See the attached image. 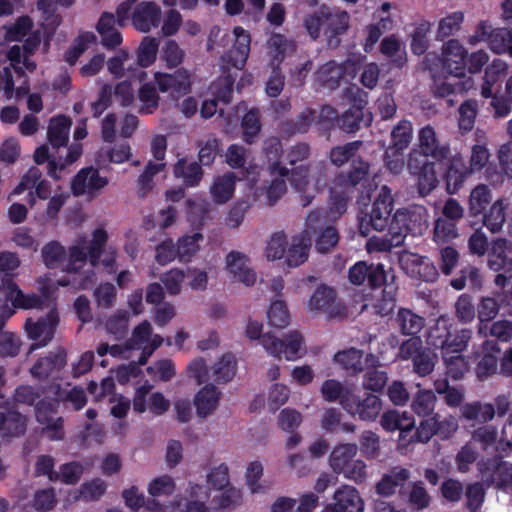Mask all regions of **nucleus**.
I'll list each match as a JSON object with an SVG mask.
<instances>
[{"mask_svg": "<svg viewBox=\"0 0 512 512\" xmlns=\"http://www.w3.org/2000/svg\"><path fill=\"white\" fill-rule=\"evenodd\" d=\"M429 213L424 206L414 205L399 209L393 215L389 230L383 236H373L367 241L368 252H386L404 243L408 233L422 235L428 228Z\"/></svg>", "mask_w": 512, "mask_h": 512, "instance_id": "obj_1", "label": "nucleus"}, {"mask_svg": "<svg viewBox=\"0 0 512 512\" xmlns=\"http://www.w3.org/2000/svg\"><path fill=\"white\" fill-rule=\"evenodd\" d=\"M470 338L468 330L452 336L449 329V320L440 317L428 335V343L442 349V356L447 368V373L454 379H458L468 370V364L462 357V352Z\"/></svg>", "mask_w": 512, "mask_h": 512, "instance_id": "obj_2", "label": "nucleus"}, {"mask_svg": "<svg viewBox=\"0 0 512 512\" xmlns=\"http://www.w3.org/2000/svg\"><path fill=\"white\" fill-rule=\"evenodd\" d=\"M163 343V338L152 332V326L148 321L141 322L132 332L130 340L123 345L101 344L97 348V354L104 356L109 353L112 357L119 359H128L132 351L141 349L139 364L143 365L152 353Z\"/></svg>", "mask_w": 512, "mask_h": 512, "instance_id": "obj_3", "label": "nucleus"}, {"mask_svg": "<svg viewBox=\"0 0 512 512\" xmlns=\"http://www.w3.org/2000/svg\"><path fill=\"white\" fill-rule=\"evenodd\" d=\"M137 0H125L116 9L117 23L123 27L131 20L134 28L147 33L158 27L161 19V8L154 2L142 1L136 6Z\"/></svg>", "mask_w": 512, "mask_h": 512, "instance_id": "obj_4", "label": "nucleus"}, {"mask_svg": "<svg viewBox=\"0 0 512 512\" xmlns=\"http://www.w3.org/2000/svg\"><path fill=\"white\" fill-rule=\"evenodd\" d=\"M262 346L269 355L283 357L287 361H296L307 354L304 337L298 331L288 333L284 339H278L269 333L264 334Z\"/></svg>", "mask_w": 512, "mask_h": 512, "instance_id": "obj_5", "label": "nucleus"}, {"mask_svg": "<svg viewBox=\"0 0 512 512\" xmlns=\"http://www.w3.org/2000/svg\"><path fill=\"white\" fill-rule=\"evenodd\" d=\"M393 209V198L391 191L383 186L377 198L375 199L370 214L360 220V232L362 235L367 236L369 227L371 226L376 231H384L389 226L392 218L391 212Z\"/></svg>", "mask_w": 512, "mask_h": 512, "instance_id": "obj_6", "label": "nucleus"}, {"mask_svg": "<svg viewBox=\"0 0 512 512\" xmlns=\"http://www.w3.org/2000/svg\"><path fill=\"white\" fill-rule=\"evenodd\" d=\"M468 41L472 45L487 42L496 54H508L512 57V29H494L491 24L483 21L477 25Z\"/></svg>", "mask_w": 512, "mask_h": 512, "instance_id": "obj_7", "label": "nucleus"}, {"mask_svg": "<svg viewBox=\"0 0 512 512\" xmlns=\"http://www.w3.org/2000/svg\"><path fill=\"white\" fill-rule=\"evenodd\" d=\"M412 131L411 122L406 120L400 121L392 130V142L386 151V165L395 174L399 173L404 166L402 153L410 144Z\"/></svg>", "mask_w": 512, "mask_h": 512, "instance_id": "obj_8", "label": "nucleus"}, {"mask_svg": "<svg viewBox=\"0 0 512 512\" xmlns=\"http://www.w3.org/2000/svg\"><path fill=\"white\" fill-rule=\"evenodd\" d=\"M318 220V214H310L306 221L305 230L292 239L285 254V261L288 266L297 267L307 260L312 231L315 229V224Z\"/></svg>", "mask_w": 512, "mask_h": 512, "instance_id": "obj_9", "label": "nucleus"}, {"mask_svg": "<svg viewBox=\"0 0 512 512\" xmlns=\"http://www.w3.org/2000/svg\"><path fill=\"white\" fill-rule=\"evenodd\" d=\"M192 75L187 69H178L173 73H154V82L163 93L179 97L190 92Z\"/></svg>", "mask_w": 512, "mask_h": 512, "instance_id": "obj_10", "label": "nucleus"}, {"mask_svg": "<svg viewBox=\"0 0 512 512\" xmlns=\"http://www.w3.org/2000/svg\"><path fill=\"white\" fill-rule=\"evenodd\" d=\"M170 408V401L161 392H151L150 386L139 387L133 398V409L137 413L149 411L159 416Z\"/></svg>", "mask_w": 512, "mask_h": 512, "instance_id": "obj_11", "label": "nucleus"}, {"mask_svg": "<svg viewBox=\"0 0 512 512\" xmlns=\"http://www.w3.org/2000/svg\"><path fill=\"white\" fill-rule=\"evenodd\" d=\"M24 191H29V205H36V198L46 199L50 195L51 189L48 181L42 179L41 172L36 168H31L22 177L20 183L14 188L11 195H20Z\"/></svg>", "mask_w": 512, "mask_h": 512, "instance_id": "obj_12", "label": "nucleus"}, {"mask_svg": "<svg viewBox=\"0 0 512 512\" xmlns=\"http://www.w3.org/2000/svg\"><path fill=\"white\" fill-rule=\"evenodd\" d=\"M435 166L434 162H424L420 166L418 154L416 152L410 153L408 169L412 175L416 176L417 189L421 196L430 194L438 185Z\"/></svg>", "mask_w": 512, "mask_h": 512, "instance_id": "obj_13", "label": "nucleus"}, {"mask_svg": "<svg viewBox=\"0 0 512 512\" xmlns=\"http://www.w3.org/2000/svg\"><path fill=\"white\" fill-rule=\"evenodd\" d=\"M368 172V165L360 162L355 166L348 177L340 176L331 188L332 198L335 200L336 209L341 214L345 209L346 200L352 187L362 181Z\"/></svg>", "mask_w": 512, "mask_h": 512, "instance_id": "obj_14", "label": "nucleus"}, {"mask_svg": "<svg viewBox=\"0 0 512 512\" xmlns=\"http://www.w3.org/2000/svg\"><path fill=\"white\" fill-rule=\"evenodd\" d=\"M399 264L404 272L414 278L424 281H434L438 272L435 266L426 258L416 253L403 251L399 255Z\"/></svg>", "mask_w": 512, "mask_h": 512, "instance_id": "obj_15", "label": "nucleus"}, {"mask_svg": "<svg viewBox=\"0 0 512 512\" xmlns=\"http://www.w3.org/2000/svg\"><path fill=\"white\" fill-rule=\"evenodd\" d=\"M280 149V142L277 139H271L267 142L265 153L271 169L278 171L281 175L286 174V168L280 167L281 163L288 162L294 165L296 162L304 160L309 153V148L306 144H299L291 148L286 154L285 159L280 161Z\"/></svg>", "mask_w": 512, "mask_h": 512, "instance_id": "obj_16", "label": "nucleus"}, {"mask_svg": "<svg viewBox=\"0 0 512 512\" xmlns=\"http://www.w3.org/2000/svg\"><path fill=\"white\" fill-rule=\"evenodd\" d=\"M417 147L415 150L419 156L431 157L437 161L446 158L449 153V147L442 144L438 135L431 125L422 127L417 134Z\"/></svg>", "mask_w": 512, "mask_h": 512, "instance_id": "obj_17", "label": "nucleus"}, {"mask_svg": "<svg viewBox=\"0 0 512 512\" xmlns=\"http://www.w3.org/2000/svg\"><path fill=\"white\" fill-rule=\"evenodd\" d=\"M357 70V63L351 59L345 61L342 65L335 62H329L321 66L317 72V79L325 87L334 89L341 80L353 79Z\"/></svg>", "mask_w": 512, "mask_h": 512, "instance_id": "obj_18", "label": "nucleus"}, {"mask_svg": "<svg viewBox=\"0 0 512 512\" xmlns=\"http://www.w3.org/2000/svg\"><path fill=\"white\" fill-rule=\"evenodd\" d=\"M340 310L334 290L327 286L318 287L307 302V311L313 316L324 314L334 318L340 314Z\"/></svg>", "mask_w": 512, "mask_h": 512, "instance_id": "obj_19", "label": "nucleus"}, {"mask_svg": "<svg viewBox=\"0 0 512 512\" xmlns=\"http://www.w3.org/2000/svg\"><path fill=\"white\" fill-rule=\"evenodd\" d=\"M57 324L58 315L54 309H51L45 319L36 322L28 320L25 325L26 330L29 338L35 342L30 351L46 346L52 340Z\"/></svg>", "mask_w": 512, "mask_h": 512, "instance_id": "obj_20", "label": "nucleus"}, {"mask_svg": "<svg viewBox=\"0 0 512 512\" xmlns=\"http://www.w3.org/2000/svg\"><path fill=\"white\" fill-rule=\"evenodd\" d=\"M442 61L446 71L456 77L465 76L467 52L457 40H449L442 48Z\"/></svg>", "mask_w": 512, "mask_h": 512, "instance_id": "obj_21", "label": "nucleus"}, {"mask_svg": "<svg viewBox=\"0 0 512 512\" xmlns=\"http://www.w3.org/2000/svg\"><path fill=\"white\" fill-rule=\"evenodd\" d=\"M108 184V179L102 177L94 168H83L74 177L71 189L75 195L94 196Z\"/></svg>", "mask_w": 512, "mask_h": 512, "instance_id": "obj_22", "label": "nucleus"}, {"mask_svg": "<svg viewBox=\"0 0 512 512\" xmlns=\"http://www.w3.org/2000/svg\"><path fill=\"white\" fill-rule=\"evenodd\" d=\"M381 426L388 432L399 430V440L403 444L413 442V439H407V436L413 431L415 420L408 412H399L397 410L385 412L381 417Z\"/></svg>", "mask_w": 512, "mask_h": 512, "instance_id": "obj_23", "label": "nucleus"}, {"mask_svg": "<svg viewBox=\"0 0 512 512\" xmlns=\"http://www.w3.org/2000/svg\"><path fill=\"white\" fill-rule=\"evenodd\" d=\"M226 270L235 281L246 286L256 283L257 275L251 268L248 257L240 252L232 251L226 256Z\"/></svg>", "mask_w": 512, "mask_h": 512, "instance_id": "obj_24", "label": "nucleus"}, {"mask_svg": "<svg viewBox=\"0 0 512 512\" xmlns=\"http://www.w3.org/2000/svg\"><path fill=\"white\" fill-rule=\"evenodd\" d=\"M187 498L172 503L167 512H208L205 504L210 495L206 486L190 484L186 490Z\"/></svg>", "mask_w": 512, "mask_h": 512, "instance_id": "obj_25", "label": "nucleus"}, {"mask_svg": "<svg viewBox=\"0 0 512 512\" xmlns=\"http://www.w3.org/2000/svg\"><path fill=\"white\" fill-rule=\"evenodd\" d=\"M480 471L485 481L502 489L512 488V465L508 462L495 458L484 463Z\"/></svg>", "mask_w": 512, "mask_h": 512, "instance_id": "obj_26", "label": "nucleus"}, {"mask_svg": "<svg viewBox=\"0 0 512 512\" xmlns=\"http://www.w3.org/2000/svg\"><path fill=\"white\" fill-rule=\"evenodd\" d=\"M40 41L41 38L39 34L33 33L27 38L23 50L18 45L12 46L7 53L10 65L19 72H22L23 70L33 71L36 65L29 59L28 54H31L34 51V49L40 44Z\"/></svg>", "mask_w": 512, "mask_h": 512, "instance_id": "obj_27", "label": "nucleus"}, {"mask_svg": "<svg viewBox=\"0 0 512 512\" xmlns=\"http://www.w3.org/2000/svg\"><path fill=\"white\" fill-rule=\"evenodd\" d=\"M343 408L362 420H374L381 411V401L375 395H368L363 401L353 395L351 401L343 400Z\"/></svg>", "mask_w": 512, "mask_h": 512, "instance_id": "obj_28", "label": "nucleus"}, {"mask_svg": "<svg viewBox=\"0 0 512 512\" xmlns=\"http://www.w3.org/2000/svg\"><path fill=\"white\" fill-rule=\"evenodd\" d=\"M235 42L229 54L227 55V65L241 70L248 59L250 53V35L242 27H235L233 30Z\"/></svg>", "mask_w": 512, "mask_h": 512, "instance_id": "obj_29", "label": "nucleus"}, {"mask_svg": "<svg viewBox=\"0 0 512 512\" xmlns=\"http://www.w3.org/2000/svg\"><path fill=\"white\" fill-rule=\"evenodd\" d=\"M130 60L128 50L122 49L107 61V69L109 73L116 78H122L130 74L139 81L145 80L147 73L134 68L133 65L129 63Z\"/></svg>", "mask_w": 512, "mask_h": 512, "instance_id": "obj_30", "label": "nucleus"}, {"mask_svg": "<svg viewBox=\"0 0 512 512\" xmlns=\"http://www.w3.org/2000/svg\"><path fill=\"white\" fill-rule=\"evenodd\" d=\"M333 510L335 512H363V501L358 491L349 485H344L335 491Z\"/></svg>", "mask_w": 512, "mask_h": 512, "instance_id": "obj_31", "label": "nucleus"}, {"mask_svg": "<svg viewBox=\"0 0 512 512\" xmlns=\"http://www.w3.org/2000/svg\"><path fill=\"white\" fill-rule=\"evenodd\" d=\"M235 189L236 177L233 173L227 172L214 177L209 192L213 202L222 205L233 198Z\"/></svg>", "mask_w": 512, "mask_h": 512, "instance_id": "obj_32", "label": "nucleus"}, {"mask_svg": "<svg viewBox=\"0 0 512 512\" xmlns=\"http://www.w3.org/2000/svg\"><path fill=\"white\" fill-rule=\"evenodd\" d=\"M311 177V171L303 166L296 168L291 174L292 185L299 193L303 194L302 204L304 206L311 203V200L314 198L316 192L319 189L318 181H312L310 179Z\"/></svg>", "mask_w": 512, "mask_h": 512, "instance_id": "obj_33", "label": "nucleus"}, {"mask_svg": "<svg viewBox=\"0 0 512 512\" xmlns=\"http://www.w3.org/2000/svg\"><path fill=\"white\" fill-rule=\"evenodd\" d=\"M511 247L504 239H497L492 243L488 264L494 271L512 272Z\"/></svg>", "mask_w": 512, "mask_h": 512, "instance_id": "obj_34", "label": "nucleus"}, {"mask_svg": "<svg viewBox=\"0 0 512 512\" xmlns=\"http://www.w3.org/2000/svg\"><path fill=\"white\" fill-rule=\"evenodd\" d=\"M115 17L112 13H103L97 24V31L101 36L102 45L106 48H115L122 43L121 33L115 27Z\"/></svg>", "mask_w": 512, "mask_h": 512, "instance_id": "obj_35", "label": "nucleus"}, {"mask_svg": "<svg viewBox=\"0 0 512 512\" xmlns=\"http://www.w3.org/2000/svg\"><path fill=\"white\" fill-rule=\"evenodd\" d=\"M408 478L409 473L406 469L395 467L383 475L376 484V491L381 496H390L395 493L398 487L403 486Z\"/></svg>", "mask_w": 512, "mask_h": 512, "instance_id": "obj_36", "label": "nucleus"}, {"mask_svg": "<svg viewBox=\"0 0 512 512\" xmlns=\"http://www.w3.org/2000/svg\"><path fill=\"white\" fill-rule=\"evenodd\" d=\"M220 392L212 385L203 387L195 396L194 404L198 416L206 417L212 414L219 403Z\"/></svg>", "mask_w": 512, "mask_h": 512, "instance_id": "obj_37", "label": "nucleus"}, {"mask_svg": "<svg viewBox=\"0 0 512 512\" xmlns=\"http://www.w3.org/2000/svg\"><path fill=\"white\" fill-rule=\"evenodd\" d=\"M71 124V121L65 116H56L50 119L47 130V139L53 147L66 145L69 138Z\"/></svg>", "mask_w": 512, "mask_h": 512, "instance_id": "obj_38", "label": "nucleus"}, {"mask_svg": "<svg viewBox=\"0 0 512 512\" xmlns=\"http://www.w3.org/2000/svg\"><path fill=\"white\" fill-rule=\"evenodd\" d=\"M358 447L356 444H340L334 447L329 461L333 471L342 473L344 469L354 460L357 455Z\"/></svg>", "mask_w": 512, "mask_h": 512, "instance_id": "obj_39", "label": "nucleus"}, {"mask_svg": "<svg viewBox=\"0 0 512 512\" xmlns=\"http://www.w3.org/2000/svg\"><path fill=\"white\" fill-rule=\"evenodd\" d=\"M210 497L213 508L221 510L231 509L241 504L243 494L239 488L230 484L223 490L214 492Z\"/></svg>", "mask_w": 512, "mask_h": 512, "instance_id": "obj_40", "label": "nucleus"}, {"mask_svg": "<svg viewBox=\"0 0 512 512\" xmlns=\"http://www.w3.org/2000/svg\"><path fill=\"white\" fill-rule=\"evenodd\" d=\"M472 171L464 165L461 157H454L449 164L446 173L447 190L449 193H455L464 182L465 178Z\"/></svg>", "mask_w": 512, "mask_h": 512, "instance_id": "obj_41", "label": "nucleus"}, {"mask_svg": "<svg viewBox=\"0 0 512 512\" xmlns=\"http://www.w3.org/2000/svg\"><path fill=\"white\" fill-rule=\"evenodd\" d=\"M321 394L328 402L339 401L342 407L343 400L351 401L354 395L351 387L334 379H329L323 382L321 386Z\"/></svg>", "mask_w": 512, "mask_h": 512, "instance_id": "obj_42", "label": "nucleus"}, {"mask_svg": "<svg viewBox=\"0 0 512 512\" xmlns=\"http://www.w3.org/2000/svg\"><path fill=\"white\" fill-rule=\"evenodd\" d=\"M380 51L397 67H403L407 61L405 47L394 35H390L382 40Z\"/></svg>", "mask_w": 512, "mask_h": 512, "instance_id": "obj_43", "label": "nucleus"}, {"mask_svg": "<svg viewBox=\"0 0 512 512\" xmlns=\"http://www.w3.org/2000/svg\"><path fill=\"white\" fill-rule=\"evenodd\" d=\"M264 472L263 464L259 460H253L246 466L245 483L249 491L253 494L266 492L268 486L262 480Z\"/></svg>", "mask_w": 512, "mask_h": 512, "instance_id": "obj_44", "label": "nucleus"}, {"mask_svg": "<svg viewBox=\"0 0 512 512\" xmlns=\"http://www.w3.org/2000/svg\"><path fill=\"white\" fill-rule=\"evenodd\" d=\"M174 174L177 178H182L188 186H196L203 176L201 167L195 161L187 159H180L176 163Z\"/></svg>", "mask_w": 512, "mask_h": 512, "instance_id": "obj_45", "label": "nucleus"}, {"mask_svg": "<svg viewBox=\"0 0 512 512\" xmlns=\"http://www.w3.org/2000/svg\"><path fill=\"white\" fill-rule=\"evenodd\" d=\"M236 374V359L234 355L226 353L222 355L213 366V379L217 383H227Z\"/></svg>", "mask_w": 512, "mask_h": 512, "instance_id": "obj_46", "label": "nucleus"}, {"mask_svg": "<svg viewBox=\"0 0 512 512\" xmlns=\"http://www.w3.org/2000/svg\"><path fill=\"white\" fill-rule=\"evenodd\" d=\"M158 50V39L145 36L140 42L136 52L138 65L142 68L151 66L157 58Z\"/></svg>", "mask_w": 512, "mask_h": 512, "instance_id": "obj_47", "label": "nucleus"}, {"mask_svg": "<svg viewBox=\"0 0 512 512\" xmlns=\"http://www.w3.org/2000/svg\"><path fill=\"white\" fill-rule=\"evenodd\" d=\"M508 65L502 60H494L486 69L481 94L485 98L492 95V86L506 74Z\"/></svg>", "mask_w": 512, "mask_h": 512, "instance_id": "obj_48", "label": "nucleus"}, {"mask_svg": "<svg viewBox=\"0 0 512 512\" xmlns=\"http://www.w3.org/2000/svg\"><path fill=\"white\" fill-rule=\"evenodd\" d=\"M465 19V12L462 10L453 11L441 18L438 22L437 35L445 38L457 33Z\"/></svg>", "mask_w": 512, "mask_h": 512, "instance_id": "obj_49", "label": "nucleus"}, {"mask_svg": "<svg viewBox=\"0 0 512 512\" xmlns=\"http://www.w3.org/2000/svg\"><path fill=\"white\" fill-rule=\"evenodd\" d=\"M403 334L416 335L424 327V319L408 309H401L397 316Z\"/></svg>", "mask_w": 512, "mask_h": 512, "instance_id": "obj_50", "label": "nucleus"}, {"mask_svg": "<svg viewBox=\"0 0 512 512\" xmlns=\"http://www.w3.org/2000/svg\"><path fill=\"white\" fill-rule=\"evenodd\" d=\"M166 167L165 162L149 161L138 179V193L141 196L150 192L153 187V177L162 172Z\"/></svg>", "mask_w": 512, "mask_h": 512, "instance_id": "obj_51", "label": "nucleus"}, {"mask_svg": "<svg viewBox=\"0 0 512 512\" xmlns=\"http://www.w3.org/2000/svg\"><path fill=\"white\" fill-rule=\"evenodd\" d=\"M334 362L342 366L347 371L359 372L362 370V353L361 351L350 348L340 351L334 355Z\"/></svg>", "mask_w": 512, "mask_h": 512, "instance_id": "obj_52", "label": "nucleus"}, {"mask_svg": "<svg viewBox=\"0 0 512 512\" xmlns=\"http://www.w3.org/2000/svg\"><path fill=\"white\" fill-rule=\"evenodd\" d=\"M268 322L271 326L284 329L290 323V314L286 304L281 300L271 303L267 312Z\"/></svg>", "mask_w": 512, "mask_h": 512, "instance_id": "obj_53", "label": "nucleus"}, {"mask_svg": "<svg viewBox=\"0 0 512 512\" xmlns=\"http://www.w3.org/2000/svg\"><path fill=\"white\" fill-rule=\"evenodd\" d=\"M287 236L283 232H276L268 240L264 256L269 261H275L283 258L287 248Z\"/></svg>", "mask_w": 512, "mask_h": 512, "instance_id": "obj_54", "label": "nucleus"}, {"mask_svg": "<svg viewBox=\"0 0 512 512\" xmlns=\"http://www.w3.org/2000/svg\"><path fill=\"white\" fill-rule=\"evenodd\" d=\"M66 360L63 352H59L53 357L40 359L31 369L33 376L42 378L48 376L53 370L64 366Z\"/></svg>", "mask_w": 512, "mask_h": 512, "instance_id": "obj_55", "label": "nucleus"}, {"mask_svg": "<svg viewBox=\"0 0 512 512\" xmlns=\"http://www.w3.org/2000/svg\"><path fill=\"white\" fill-rule=\"evenodd\" d=\"M207 483L209 487H206L208 494L214 493L218 490H223L225 487L230 485L229 469L227 465L220 464L213 468L207 475Z\"/></svg>", "mask_w": 512, "mask_h": 512, "instance_id": "obj_56", "label": "nucleus"}, {"mask_svg": "<svg viewBox=\"0 0 512 512\" xmlns=\"http://www.w3.org/2000/svg\"><path fill=\"white\" fill-rule=\"evenodd\" d=\"M437 354L430 349H422L413 358L414 371L419 376H426L430 374L437 362Z\"/></svg>", "mask_w": 512, "mask_h": 512, "instance_id": "obj_57", "label": "nucleus"}, {"mask_svg": "<svg viewBox=\"0 0 512 512\" xmlns=\"http://www.w3.org/2000/svg\"><path fill=\"white\" fill-rule=\"evenodd\" d=\"M491 201L490 190L485 185L476 186L470 194L469 211L476 216L483 212L487 204Z\"/></svg>", "mask_w": 512, "mask_h": 512, "instance_id": "obj_58", "label": "nucleus"}, {"mask_svg": "<svg viewBox=\"0 0 512 512\" xmlns=\"http://www.w3.org/2000/svg\"><path fill=\"white\" fill-rule=\"evenodd\" d=\"M202 240L203 235L199 232L182 237L178 241V258L181 261H189L198 252Z\"/></svg>", "mask_w": 512, "mask_h": 512, "instance_id": "obj_59", "label": "nucleus"}, {"mask_svg": "<svg viewBox=\"0 0 512 512\" xmlns=\"http://www.w3.org/2000/svg\"><path fill=\"white\" fill-rule=\"evenodd\" d=\"M56 0H38V8L43 12V27L51 34L61 23L59 15L54 14Z\"/></svg>", "mask_w": 512, "mask_h": 512, "instance_id": "obj_60", "label": "nucleus"}, {"mask_svg": "<svg viewBox=\"0 0 512 512\" xmlns=\"http://www.w3.org/2000/svg\"><path fill=\"white\" fill-rule=\"evenodd\" d=\"M436 396L430 391H420L412 401V409L419 416H428L435 408Z\"/></svg>", "mask_w": 512, "mask_h": 512, "instance_id": "obj_61", "label": "nucleus"}, {"mask_svg": "<svg viewBox=\"0 0 512 512\" xmlns=\"http://www.w3.org/2000/svg\"><path fill=\"white\" fill-rule=\"evenodd\" d=\"M185 57L184 50L174 40L165 43L161 51V60L166 63L168 68L179 66Z\"/></svg>", "mask_w": 512, "mask_h": 512, "instance_id": "obj_62", "label": "nucleus"}, {"mask_svg": "<svg viewBox=\"0 0 512 512\" xmlns=\"http://www.w3.org/2000/svg\"><path fill=\"white\" fill-rule=\"evenodd\" d=\"M96 41L92 32H84L75 40L73 46L66 52V61L74 64L77 59L87 50L90 44Z\"/></svg>", "mask_w": 512, "mask_h": 512, "instance_id": "obj_63", "label": "nucleus"}, {"mask_svg": "<svg viewBox=\"0 0 512 512\" xmlns=\"http://www.w3.org/2000/svg\"><path fill=\"white\" fill-rule=\"evenodd\" d=\"M505 207L502 201H496L484 216V225L493 233L498 232L505 222Z\"/></svg>", "mask_w": 512, "mask_h": 512, "instance_id": "obj_64", "label": "nucleus"}]
</instances>
